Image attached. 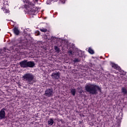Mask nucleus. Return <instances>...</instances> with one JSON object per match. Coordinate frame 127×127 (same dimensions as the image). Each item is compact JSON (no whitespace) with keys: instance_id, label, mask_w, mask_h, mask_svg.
<instances>
[{"instance_id":"24","label":"nucleus","mask_w":127,"mask_h":127,"mask_svg":"<svg viewBox=\"0 0 127 127\" xmlns=\"http://www.w3.org/2000/svg\"><path fill=\"white\" fill-rule=\"evenodd\" d=\"M35 0V1H38V0Z\"/></svg>"},{"instance_id":"17","label":"nucleus","mask_w":127,"mask_h":127,"mask_svg":"<svg viewBox=\"0 0 127 127\" xmlns=\"http://www.w3.org/2000/svg\"><path fill=\"white\" fill-rule=\"evenodd\" d=\"M81 62V59H74V60L73 61V62L74 63H76V62Z\"/></svg>"},{"instance_id":"26","label":"nucleus","mask_w":127,"mask_h":127,"mask_svg":"<svg viewBox=\"0 0 127 127\" xmlns=\"http://www.w3.org/2000/svg\"><path fill=\"white\" fill-rule=\"evenodd\" d=\"M57 0H56V1H57Z\"/></svg>"},{"instance_id":"22","label":"nucleus","mask_w":127,"mask_h":127,"mask_svg":"<svg viewBox=\"0 0 127 127\" xmlns=\"http://www.w3.org/2000/svg\"><path fill=\"white\" fill-rule=\"evenodd\" d=\"M28 4H30V5H31V6H34V4L31 3L30 2L29 3V2L28 3Z\"/></svg>"},{"instance_id":"13","label":"nucleus","mask_w":127,"mask_h":127,"mask_svg":"<svg viewBox=\"0 0 127 127\" xmlns=\"http://www.w3.org/2000/svg\"><path fill=\"white\" fill-rule=\"evenodd\" d=\"M122 92L123 93V95H127V88L125 87H122L121 89Z\"/></svg>"},{"instance_id":"1","label":"nucleus","mask_w":127,"mask_h":127,"mask_svg":"<svg viewBox=\"0 0 127 127\" xmlns=\"http://www.w3.org/2000/svg\"><path fill=\"white\" fill-rule=\"evenodd\" d=\"M85 89L88 93L91 95H97L98 91L100 93L102 92V88L97 85L88 83L85 87Z\"/></svg>"},{"instance_id":"19","label":"nucleus","mask_w":127,"mask_h":127,"mask_svg":"<svg viewBox=\"0 0 127 127\" xmlns=\"http://www.w3.org/2000/svg\"><path fill=\"white\" fill-rule=\"evenodd\" d=\"M24 33L26 34V35H28V36H30V33H28L27 29L24 30Z\"/></svg>"},{"instance_id":"6","label":"nucleus","mask_w":127,"mask_h":127,"mask_svg":"<svg viewBox=\"0 0 127 127\" xmlns=\"http://www.w3.org/2000/svg\"><path fill=\"white\" fill-rule=\"evenodd\" d=\"M112 67L114 68V69H116V70H118L119 72H121L122 75H126V72L124 71H121V67L119 66L117 64L112 63Z\"/></svg>"},{"instance_id":"18","label":"nucleus","mask_w":127,"mask_h":127,"mask_svg":"<svg viewBox=\"0 0 127 127\" xmlns=\"http://www.w3.org/2000/svg\"><path fill=\"white\" fill-rule=\"evenodd\" d=\"M40 31L42 32H47V29L42 28V29H40Z\"/></svg>"},{"instance_id":"5","label":"nucleus","mask_w":127,"mask_h":127,"mask_svg":"<svg viewBox=\"0 0 127 127\" xmlns=\"http://www.w3.org/2000/svg\"><path fill=\"white\" fill-rule=\"evenodd\" d=\"M53 89L49 88L45 91L44 95L46 97H52L53 96Z\"/></svg>"},{"instance_id":"14","label":"nucleus","mask_w":127,"mask_h":127,"mask_svg":"<svg viewBox=\"0 0 127 127\" xmlns=\"http://www.w3.org/2000/svg\"><path fill=\"white\" fill-rule=\"evenodd\" d=\"M70 93L72 95V96H75V95H76V89H71Z\"/></svg>"},{"instance_id":"3","label":"nucleus","mask_w":127,"mask_h":127,"mask_svg":"<svg viewBox=\"0 0 127 127\" xmlns=\"http://www.w3.org/2000/svg\"><path fill=\"white\" fill-rule=\"evenodd\" d=\"M34 75L31 73H27L24 74L22 77L23 81L27 82L28 84H32L34 83Z\"/></svg>"},{"instance_id":"23","label":"nucleus","mask_w":127,"mask_h":127,"mask_svg":"<svg viewBox=\"0 0 127 127\" xmlns=\"http://www.w3.org/2000/svg\"><path fill=\"white\" fill-rule=\"evenodd\" d=\"M40 34L39 31L38 32V35H39Z\"/></svg>"},{"instance_id":"4","label":"nucleus","mask_w":127,"mask_h":127,"mask_svg":"<svg viewBox=\"0 0 127 127\" xmlns=\"http://www.w3.org/2000/svg\"><path fill=\"white\" fill-rule=\"evenodd\" d=\"M19 65L22 68H33L35 66V63L33 61L24 60L20 62Z\"/></svg>"},{"instance_id":"11","label":"nucleus","mask_w":127,"mask_h":127,"mask_svg":"<svg viewBox=\"0 0 127 127\" xmlns=\"http://www.w3.org/2000/svg\"><path fill=\"white\" fill-rule=\"evenodd\" d=\"M8 51H9L8 49L4 48L3 50H0V54H4L5 52H8Z\"/></svg>"},{"instance_id":"12","label":"nucleus","mask_w":127,"mask_h":127,"mask_svg":"<svg viewBox=\"0 0 127 127\" xmlns=\"http://www.w3.org/2000/svg\"><path fill=\"white\" fill-rule=\"evenodd\" d=\"M53 124H54V121L53 120V119L50 118L48 122V125L49 126H52Z\"/></svg>"},{"instance_id":"25","label":"nucleus","mask_w":127,"mask_h":127,"mask_svg":"<svg viewBox=\"0 0 127 127\" xmlns=\"http://www.w3.org/2000/svg\"><path fill=\"white\" fill-rule=\"evenodd\" d=\"M52 38H54V37H52Z\"/></svg>"},{"instance_id":"8","label":"nucleus","mask_w":127,"mask_h":127,"mask_svg":"<svg viewBox=\"0 0 127 127\" xmlns=\"http://www.w3.org/2000/svg\"><path fill=\"white\" fill-rule=\"evenodd\" d=\"M37 10H38L37 7H33L30 9H29L28 11L29 13H31V14L35 15V13L37 12Z\"/></svg>"},{"instance_id":"7","label":"nucleus","mask_w":127,"mask_h":127,"mask_svg":"<svg viewBox=\"0 0 127 127\" xmlns=\"http://www.w3.org/2000/svg\"><path fill=\"white\" fill-rule=\"evenodd\" d=\"M53 79L55 80H59V78H60L61 74L60 72H58L57 73H53L51 75Z\"/></svg>"},{"instance_id":"15","label":"nucleus","mask_w":127,"mask_h":127,"mask_svg":"<svg viewBox=\"0 0 127 127\" xmlns=\"http://www.w3.org/2000/svg\"><path fill=\"white\" fill-rule=\"evenodd\" d=\"M88 52L90 54H94L95 53V52H94V50H93V49H92V48H89Z\"/></svg>"},{"instance_id":"21","label":"nucleus","mask_w":127,"mask_h":127,"mask_svg":"<svg viewBox=\"0 0 127 127\" xmlns=\"http://www.w3.org/2000/svg\"><path fill=\"white\" fill-rule=\"evenodd\" d=\"M55 49L56 50V51H59V48L57 46H55Z\"/></svg>"},{"instance_id":"2","label":"nucleus","mask_w":127,"mask_h":127,"mask_svg":"<svg viewBox=\"0 0 127 127\" xmlns=\"http://www.w3.org/2000/svg\"><path fill=\"white\" fill-rule=\"evenodd\" d=\"M16 44L13 45L12 47L13 50H15L17 52H19V50L23 49L24 46H27V41L24 40L16 41Z\"/></svg>"},{"instance_id":"9","label":"nucleus","mask_w":127,"mask_h":127,"mask_svg":"<svg viewBox=\"0 0 127 127\" xmlns=\"http://www.w3.org/2000/svg\"><path fill=\"white\" fill-rule=\"evenodd\" d=\"M5 109L3 108L0 111V120L5 118Z\"/></svg>"},{"instance_id":"20","label":"nucleus","mask_w":127,"mask_h":127,"mask_svg":"<svg viewBox=\"0 0 127 127\" xmlns=\"http://www.w3.org/2000/svg\"><path fill=\"white\" fill-rule=\"evenodd\" d=\"M78 56L79 57H83V55L82 54L81 51L78 52Z\"/></svg>"},{"instance_id":"16","label":"nucleus","mask_w":127,"mask_h":127,"mask_svg":"<svg viewBox=\"0 0 127 127\" xmlns=\"http://www.w3.org/2000/svg\"><path fill=\"white\" fill-rule=\"evenodd\" d=\"M67 53L69 56H73L74 55V52L72 50H69Z\"/></svg>"},{"instance_id":"10","label":"nucleus","mask_w":127,"mask_h":127,"mask_svg":"<svg viewBox=\"0 0 127 127\" xmlns=\"http://www.w3.org/2000/svg\"><path fill=\"white\" fill-rule=\"evenodd\" d=\"M12 31L15 35H19V33H20V31H19V30L17 27H14L12 29Z\"/></svg>"}]
</instances>
